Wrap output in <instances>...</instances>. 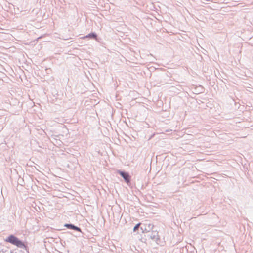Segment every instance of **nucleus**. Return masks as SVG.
<instances>
[{"label": "nucleus", "instance_id": "obj_2", "mask_svg": "<svg viewBox=\"0 0 253 253\" xmlns=\"http://www.w3.org/2000/svg\"><path fill=\"white\" fill-rule=\"evenodd\" d=\"M119 173L124 178V179L127 183H129L130 177L127 173H125L122 171H119Z\"/></svg>", "mask_w": 253, "mask_h": 253}, {"label": "nucleus", "instance_id": "obj_1", "mask_svg": "<svg viewBox=\"0 0 253 253\" xmlns=\"http://www.w3.org/2000/svg\"><path fill=\"white\" fill-rule=\"evenodd\" d=\"M5 241L7 242H9L18 247H22L24 246V244L17 238L14 236L13 235L9 236L7 238L5 239Z\"/></svg>", "mask_w": 253, "mask_h": 253}, {"label": "nucleus", "instance_id": "obj_5", "mask_svg": "<svg viewBox=\"0 0 253 253\" xmlns=\"http://www.w3.org/2000/svg\"><path fill=\"white\" fill-rule=\"evenodd\" d=\"M140 224H141L140 223H138V224H136L133 228V231H135L136 230H137L138 229V228L139 227Z\"/></svg>", "mask_w": 253, "mask_h": 253}, {"label": "nucleus", "instance_id": "obj_3", "mask_svg": "<svg viewBox=\"0 0 253 253\" xmlns=\"http://www.w3.org/2000/svg\"><path fill=\"white\" fill-rule=\"evenodd\" d=\"M65 226L67 227L68 228L74 229L78 231H81L80 228H79L78 227L75 226L72 224H66Z\"/></svg>", "mask_w": 253, "mask_h": 253}, {"label": "nucleus", "instance_id": "obj_4", "mask_svg": "<svg viewBox=\"0 0 253 253\" xmlns=\"http://www.w3.org/2000/svg\"><path fill=\"white\" fill-rule=\"evenodd\" d=\"M86 37H89V38H96V35L94 34V33H92V34H89V35H88L87 36H86Z\"/></svg>", "mask_w": 253, "mask_h": 253}]
</instances>
